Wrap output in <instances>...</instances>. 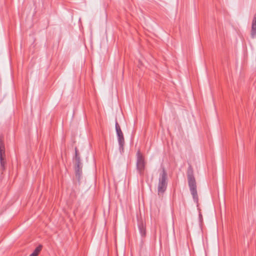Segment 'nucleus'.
<instances>
[{
  "mask_svg": "<svg viewBox=\"0 0 256 256\" xmlns=\"http://www.w3.org/2000/svg\"><path fill=\"white\" fill-rule=\"evenodd\" d=\"M188 184L194 202H198V200L196 190V184L194 175V170L192 166L190 165L187 170Z\"/></svg>",
  "mask_w": 256,
  "mask_h": 256,
  "instance_id": "f257e3e1",
  "label": "nucleus"
},
{
  "mask_svg": "<svg viewBox=\"0 0 256 256\" xmlns=\"http://www.w3.org/2000/svg\"><path fill=\"white\" fill-rule=\"evenodd\" d=\"M167 173L164 168H162V172L160 174L158 180V195H162L166 190L168 182Z\"/></svg>",
  "mask_w": 256,
  "mask_h": 256,
  "instance_id": "f03ea898",
  "label": "nucleus"
},
{
  "mask_svg": "<svg viewBox=\"0 0 256 256\" xmlns=\"http://www.w3.org/2000/svg\"><path fill=\"white\" fill-rule=\"evenodd\" d=\"M136 170L140 176H143L145 169L146 162L140 150L136 152Z\"/></svg>",
  "mask_w": 256,
  "mask_h": 256,
  "instance_id": "7ed1b4c3",
  "label": "nucleus"
},
{
  "mask_svg": "<svg viewBox=\"0 0 256 256\" xmlns=\"http://www.w3.org/2000/svg\"><path fill=\"white\" fill-rule=\"evenodd\" d=\"M116 134L118 136V140L119 145V150L120 153H122L124 150V139L123 133L121 130L120 127L118 124V122L116 120Z\"/></svg>",
  "mask_w": 256,
  "mask_h": 256,
  "instance_id": "20e7f679",
  "label": "nucleus"
},
{
  "mask_svg": "<svg viewBox=\"0 0 256 256\" xmlns=\"http://www.w3.org/2000/svg\"><path fill=\"white\" fill-rule=\"evenodd\" d=\"M5 146L2 139L0 138V163L2 171L5 170Z\"/></svg>",
  "mask_w": 256,
  "mask_h": 256,
  "instance_id": "39448f33",
  "label": "nucleus"
},
{
  "mask_svg": "<svg viewBox=\"0 0 256 256\" xmlns=\"http://www.w3.org/2000/svg\"><path fill=\"white\" fill-rule=\"evenodd\" d=\"M138 228L142 236L144 237L146 235V226L142 220L138 221Z\"/></svg>",
  "mask_w": 256,
  "mask_h": 256,
  "instance_id": "423d86ee",
  "label": "nucleus"
},
{
  "mask_svg": "<svg viewBox=\"0 0 256 256\" xmlns=\"http://www.w3.org/2000/svg\"><path fill=\"white\" fill-rule=\"evenodd\" d=\"M250 36L252 38L256 37V13L254 16L252 22Z\"/></svg>",
  "mask_w": 256,
  "mask_h": 256,
  "instance_id": "0eeeda50",
  "label": "nucleus"
},
{
  "mask_svg": "<svg viewBox=\"0 0 256 256\" xmlns=\"http://www.w3.org/2000/svg\"><path fill=\"white\" fill-rule=\"evenodd\" d=\"M82 166H75V170L76 176H80L82 174Z\"/></svg>",
  "mask_w": 256,
  "mask_h": 256,
  "instance_id": "6e6552de",
  "label": "nucleus"
},
{
  "mask_svg": "<svg viewBox=\"0 0 256 256\" xmlns=\"http://www.w3.org/2000/svg\"><path fill=\"white\" fill-rule=\"evenodd\" d=\"M42 249V246L40 244L35 248V250H34V251L32 253L38 256V254L41 251Z\"/></svg>",
  "mask_w": 256,
  "mask_h": 256,
  "instance_id": "1a4fd4ad",
  "label": "nucleus"
},
{
  "mask_svg": "<svg viewBox=\"0 0 256 256\" xmlns=\"http://www.w3.org/2000/svg\"><path fill=\"white\" fill-rule=\"evenodd\" d=\"M80 160V156L78 154V151L77 150V148H76L75 150V160Z\"/></svg>",
  "mask_w": 256,
  "mask_h": 256,
  "instance_id": "9d476101",
  "label": "nucleus"
},
{
  "mask_svg": "<svg viewBox=\"0 0 256 256\" xmlns=\"http://www.w3.org/2000/svg\"><path fill=\"white\" fill-rule=\"evenodd\" d=\"M75 166H82V163L80 162V160H76Z\"/></svg>",
  "mask_w": 256,
  "mask_h": 256,
  "instance_id": "9b49d317",
  "label": "nucleus"
},
{
  "mask_svg": "<svg viewBox=\"0 0 256 256\" xmlns=\"http://www.w3.org/2000/svg\"><path fill=\"white\" fill-rule=\"evenodd\" d=\"M29 256H36L35 254L32 253Z\"/></svg>",
  "mask_w": 256,
  "mask_h": 256,
  "instance_id": "f8f14e48",
  "label": "nucleus"
}]
</instances>
